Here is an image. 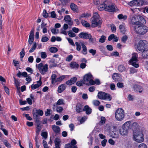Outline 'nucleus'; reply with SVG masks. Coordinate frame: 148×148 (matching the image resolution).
<instances>
[{
  "label": "nucleus",
  "mask_w": 148,
  "mask_h": 148,
  "mask_svg": "<svg viewBox=\"0 0 148 148\" xmlns=\"http://www.w3.org/2000/svg\"><path fill=\"white\" fill-rule=\"evenodd\" d=\"M129 23L132 25L136 26L140 24H145L146 21L143 16L138 15L130 17L129 18Z\"/></svg>",
  "instance_id": "f257e3e1"
},
{
  "label": "nucleus",
  "mask_w": 148,
  "mask_h": 148,
  "mask_svg": "<svg viewBox=\"0 0 148 148\" xmlns=\"http://www.w3.org/2000/svg\"><path fill=\"white\" fill-rule=\"evenodd\" d=\"M145 24H140L138 25L134 26V31L140 35L145 34L148 31V27L144 25Z\"/></svg>",
  "instance_id": "f03ea898"
},
{
  "label": "nucleus",
  "mask_w": 148,
  "mask_h": 148,
  "mask_svg": "<svg viewBox=\"0 0 148 148\" xmlns=\"http://www.w3.org/2000/svg\"><path fill=\"white\" fill-rule=\"evenodd\" d=\"M137 48L138 51L142 53L148 49V43L145 40H140L138 43Z\"/></svg>",
  "instance_id": "7ed1b4c3"
},
{
  "label": "nucleus",
  "mask_w": 148,
  "mask_h": 148,
  "mask_svg": "<svg viewBox=\"0 0 148 148\" xmlns=\"http://www.w3.org/2000/svg\"><path fill=\"white\" fill-rule=\"evenodd\" d=\"M36 67L37 68L40 73L43 75H44L47 72L48 70V65L47 64H43L42 63L39 64H36Z\"/></svg>",
  "instance_id": "20e7f679"
},
{
  "label": "nucleus",
  "mask_w": 148,
  "mask_h": 148,
  "mask_svg": "<svg viewBox=\"0 0 148 148\" xmlns=\"http://www.w3.org/2000/svg\"><path fill=\"white\" fill-rule=\"evenodd\" d=\"M125 116L124 110L121 108L117 109L115 113V117L116 119L118 121L122 120Z\"/></svg>",
  "instance_id": "39448f33"
},
{
  "label": "nucleus",
  "mask_w": 148,
  "mask_h": 148,
  "mask_svg": "<svg viewBox=\"0 0 148 148\" xmlns=\"http://www.w3.org/2000/svg\"><path fill=\"white\" fill-rule=\"evenodd\" d=\"M132 57L129 60V62L134 67L138 68L139 66V64L136 63L138 61V54L137 53H134L132 54Z\"/></svg>",
  "instance_id": "423d86ee"
},
{
  "label": "nucleus",
  "mask_w": 148,
  "mask_h": 148,
  "mask_svg": "<svg viewBox=\"0 0 148 148\" xmlns=\"http://www.w3.org/2000/svg\"><path fill=\"white\" fill-rule=\"evenodd\" d=\"M133 137L134 140L139 143L142 142L144 140V136L141 131L135 132L134 133Z\"/></svg>",
  "instance_id": "0eeeda50"
},
{
  "label": "nucleus",
  "mask_w": 148,
  "mask_h": 148,
  "mask_svg": "<svg viewBox=\"0 0 148 148\" xmlns=\"http://www.w3.org/2000/svg\"><path fill=\"white\" fill-rule=\"evenodd\" d=\"M102 22L99 18V16L97 12L94 14V16L92 21V27H95L99 24H101Z\"/></svg>",
  "instance_id": "6e6552de"
},
{
  "label": "nucleus",
  "mask_w": 148,
  "mask_h": 148,
  "mask_svg": "<svg viewBox=\"0 0 148 148\" xmlns=\"http://www.w3.org/2000/svg\"><path fill=\"white\" fill-rule=\"evenodd\" d=\"M144 1L143 0H133L128 3L129 5L131 6H141L143 5Z\"/></svg>",
  "instance_id": "1a4fd4ad"
},
{
  "label": "nucleus",
  "mask_w": 148,
  "mask_h": 148,
  "mask_svg": "<svg viewBox=\"0 0 148 148\" xmlns=\"http://www.w3.org/2000/svg\"><path fill=\"white\" fill-rule=\"evenodd\" d=\"M93 78L92 75L91 73H89L84 75V81L85 82H89L90 84L94 85L95 83L94 82V80L92 79Z\"/></svg>",
  "instance_id": "9d476101"
},
{
  "label": "nucleus",
  "mask_w": 148,
  "mask_h": 148,
  "mask_svg": "<svg viewBox=\"0 0 148 148\" xmlns=\"http://www.w3.org/2000/svg\"><path fill=\"white\" fill-rule=\"evenodd\" d=\"M134 90L136 92L141 93L144 90L143 87L138 85L134 84L133 86Z\"/></svg>",
  "instance_id": "9b49d317"
},
{
  "label": "nucleus",
  "mask_w": 148,
  "mask_h": 148,
  "mask_svg": "<svg viewBox=\"0 0 148 148\" xmlns=\"http://www.w3.org/2000/svg\"><path fill=\"white\" fill-rule=\"evenodd\" d=\"M64 20L66 22L70 25H72L73 24V21L70 16L69 15H66L64 16Z\"/></svg>",
  "instance_id": "f8f14e48"
},
{
  "label": "nucleus",
  "mask_w": 148,
  "mask_h": 148,
  "mask_svg": "<svg viewBox=\"0 0 148 148\" xmlns=\"http://www.w3.org/2000/svg\"><path fill=\"white\" fill-rule=\"evenodd\" d=\"M37 84H32L31 85V88L32 90H34L39 87L41 85L42 82L41 81V78H40L39 80L37 82Z\"/></svg>",
  "instance_id": "ddd939ff"
},
{
  "label": "nucleus",
  "mask_w": 148,
  "mask_h": 148,
  "mask_svg": "<svg viewBox=\"0 0 148 148\" xmlns=\"http://www.w3.org/2000/svg\"><path fill=\"white\" fill-rule=\"evenodd\" d=\"M113 79L115 81H121L122 80V79L118 73H114L112 75V77Z\"/></svg>",
  "instance_id": "4468645a"
},
{
  "label": "nucleus",
  "mask_w": 148,
  "mask_h": 148,
  "mask_svg": "<svg viewBox=\"0 0 148 148\" xmlns=\"http://www.w3.org/2000/svg\"><path fill=\"white\" fill-rule=\"evenodd\" d=\"M90 35L88 33L82 32L79 34L78 36L82 38L88 39L89 37H90Z\"/></svg>",
  "instance_id": "2eb2a0df"
},
{
  "label": "nucleus",
  "mask_w": 148,
  "mask_h": 148,
  "mask_svg": "<svg viewBox=\"0 0 148 148\" xmlns=\"http://www.w3.org/2000/svg\"><path fill=\"white\" fill-rule=\"evenodd\" d=\"M75 110L78 113L82 112L84 110L83 106L79 103H78L76 106Z\"/></svg>",
  "instance_id": "dca6fc26"
},
{
  "label": "nucleus",
  "mask_w": 148,
  "mask_h": 148,
  "mask_svg": "<svg viewBox=\"0 0 148 148\" xmlns=\"http://www.w3.org/2000/svg\"><path fill=\"white\" fill-rule=\"evenodd\" d=\"M77 80V78L76 77H73L71 78L70 80L66 82V83L68 85H71L74 84Z\"/></svg>",
  "instance_id": "f3484780"
},
{
  "label": "nucleus",
  "mask_w": 148,
  "mask_h": 148,
  "mask_svg": "<svg viewBox=\"0 0 148 148\" xmlns=\"http://www.w3.org/2000/svg\"><path fill=\"white\" fill-rule=\"evenodd\" d=\"M128 130L127 128L123 127L120 130V133L121 135L123 136L127 135V134Z\"/></svg>",
  "instance_id": "a211bd4d"
},
{
  "label": "nucleus",
  "mask_w": 148,
  "mask_h": 148,
  "mask_svg": "<svg viewBox=\"0 0 148 148\" xmlns=\"http://www.w3.org/2000/svg\"><path fill=\"white\" fill-rule=\"evenodd\" d=\"M81 44L82 49V53L84 55L87 54V52L86 47L84 44L83 42H81Z\"/></svg>",
  "instance_id": "6ab92c4d"
},
{
  "label": "nucleus",
  "mask_w": 148,
  "mask_h": 148,
  "mask_svg": "<svg viewBox=\"0 0 148 148\" xmlns=\"http://www.w3.org/2000/svg\"><path fill=\"white\" fill-rule=\"evenodd\" d=\"M115 10L114 6L112 4L108 5V6H107V8L106 9V11H108L110 12H113Z\"/></svg>",
  "instance_id": "aec40b11"
},
{
  "label": "nucleus",
  "mask_w": 148,
  "mask_h": 148,
  "mask_svg": "<svg viewBox=\"0 0 148 148\" xmlns=\"http://www.w3.org/2000/svg\"><path fill=\"white\" fill-rule=\"evenodd\" d=\"M89 39V41L91 45H94L97 44V41L95 38H92V36L90 35V37L88 38Z\"/></svg>",
  "instance_id": "412c9836"
},
{
  "label": "nucleus",
  "mask_w": 148,
  "mask_h": 148,
  "mask_svg": "<svg viewBox=\"0 0 148 148\" xmlns=\"http://www.w3.org/2000/svg\"><path fill=\"white\" fill-rule=\"evenodd\" d=\"M66 86L64 84H62L60 85L58 87V92L59 93L62 92L66 88Z\"/></svg>",
  "instance_id": "4be33fe9"
},
{
  "label": "nucleus",
  "mask_w": 148,
  "mask_h": 148,
  "mask_svg": "<svg viewBox=\"0 0 148 148\" xmlns=\"http://www.w3.org/2000/svg\"><path fill=\"white\" fill-rule=\"evenodd\" d=\"M83 111H85L86 114H89L92 112V109L88 106L86 105L84 107Z\"/></svg>",
  "instance_id": "5701e85b"
},
{
  "label": "nucleus",
  "mask_w": 148,
  "mask_h": 148,
  "mask_svg": "<svg viewBox=\"0 0 148 148\" xmlns=\"http://www.w3.org/2000/svg\"><path fill=\"white\" fill-rule=\"evenodd\" d=\"M52 129L53 131L56 134L59 133L60 131V127L56 125H52Z\"/></svg>",
  "instance_id": "b1692460"
},
{
  "label": "nucleus",
  "mask_w": 148,
  "mask_h": 148,
  "mask_svg": "<svg viewBox=\"0 0 148 148\" xmlns=\"http://www.w3.org/2000/svg\"><path fill=\"white\" fill-rule=\"evenodd\" d=\"M70 66L72 69H77L79 66V64L76 62H71L70 64Z\"/></svg>",
  "instance_id": "393cba45"
},
{
  "label": "nucleus",
  "mask_w": 148,
  "mask_h": 148,
  "mask_svg": "<svg viewBox=\"0 0 148 148\" xmlns=\"http://www.w3.org/2000/svg\"><path fill=\"white\" fill-rule=\"evenodd\" d=\"M107 8L106 5L105 3H103L102 4H100L99 5L98 7V9L100 11L105 10L106 11V9Z\"/></svg>",
  "instance_id": "a878e982"
},
{
  "label": "nucleus",
  "mask_w": 148,
  "mask_h": 148,
  "mask_svg": "<svg viewBox=\"0 0 148 148\" xmlns=\"http://www.w3.org/2000/svg\"><path fill=\"white\" fill-rule=\"evenodd\" d=\"M54 142L56 148H60V139L58 138H56L55 139Z\"/></svg>",
  "instance_id": "bb28decb"
},
{
  "label": "nucleus",
  "mask_w": 148,
  "mask_h": 148,
  "mask_svg": "<svg viewBox=\"0 0 148 148\" xmlns=\"http://www.w3.org/2000/svg\"><path fill=\"white\" fill-rule=\"evenodd\" d=\"M51 83L52 84H54L57 82V78L56 75L54 74H53L51 76Z\"/></svg>",
  "instance_id": "cd10ccee"
},
{
  "label": "nucleus",
  "mask_w": 148,
  "mask_h": 148,
  "mask_svg": "<svg viewBox=\"0 0 148 148\" xmlns=\"http://www.w3.org/2000/svg\"><path fill=\"white\" fill-rule=\"evenodd\" d=\"M43 114V113L42 110H36V113H34L33 115L34 116H36V117H38V115L42 116V115Z\"/></svg>",
  "instance_id": "c85d7f7f"
},
{
  "label": "nucleus",
  "mask_w": 148,
  "mask_h": 148,
  "mask_svg": "<svg viewBox=\"0 0 148 148\" xmlns=\"http://www.w3.org/2000/svg\"><path fill=\"white\" fill-rule=\"evenodd\" d=\"M103 98V99L110 101L112 99V97L109 94L105 93V95H104Z\"/></svg>",
  "instance_id": "c756f323"
},
{
  "label": "nucleus",
  "mask_w": 148,
  "mask_h": 148,
  "mask_svg": "<svg viewBox=\"0 0 148 148\" xmlns=\"http://www.w3.org/2000/svg\"><path fill=\"white\" fill-rule=\"evenodd\" d=\"M141 56L143 58L148 59V49L142 53Z\"/></svg>",
  "instance_id": "7c9ffc66"
},
{
  "label": "nucleus",
  "mask_w": 148,
  "mask_h": 148,
  "mask_svg": "<svg viewBox=\"0 0 148 148\" xmlns=\"http://www.w3.org/2000/svg\"><path fill=\"white\" fill-rule=\"evenodd\" d=\"M118 70L119 72H122L125 71L126 68L123 65H121L118 67Z\"/></svg>",
  "instance_id": "2f4dec72"
},
{
  "label": "nucleus",
  "mask_w": 148,
  "mask_h": 148,
  "mask_svg": "<svg viewBox=\"0 0 148 148\" xmlns=\"http://www.w3.org/2000/svg\"><path fill=\"white\" fill-rule=\"evenodd\" d=\"M119 28L120 31L123 34L125 33V24H124L120 25Z\"/></svg>",
  "instance_id": "473e14b6"
},
{
  "label": "nucleus",
  "mask_w": 148,
  "mask_h": 148,
  "mask_svg": "<svg viewBox=\"0 0 148 148\" xmlns=\"http://www.w3.org/2000/svg\"><path fill=\"white\" fill-rule=\"evenodd\" d=\"M105 95V93L102 92H99L98 94V98L101 99H104V95Z\"/></svg>",
  "instance_id": "72a5a7b5"
},
{
  "label": "nucleus",
  "mask_w": 148,
  "mask_h": 148,
  "mask_svg": "<svg viewBox=\"0 0 148 148\" xmlns=\"http://www.w3.org/2000/svg\"><path fill=\"white\" fill-rule=\"evenodd\" d=\"M110 136L114 138H117L119 137V135L118 132H115L111 133Z\"/></svg>",
  "instance_id": "f704fd0d"
},
{
  "label": "nucleus",
  "mask_w": 148,
  "mask_h": 148,
  "mask_svg": "<svg viewBox=\"0 0 148 148\" xmlns=\"http://www.w3.org/2000/svg\"><path fill=\"white\" fill-rule=\"evenodd\" d=\"M117 17L119 19H120V20L122 19L123 20H125L127 18V17L126 15H123V14H119L118 15Z\"/></svg>",
  "instance_id": "c9c22d12"
},
{
  "label": "nucleus",
  "mask_w": 148,
  "mask_h": 148,
  "mask_svg": "<svg viewBox=\"0 0 148 148\" xmlns=\"http://www.w3.org/2000/svg\"><path fill=\"white\" fill-rule=\"evenodd\" d=\"M81 23L82 25L85 27H88L90 26V24L84 20H82L81 21Z\"/></svg>",
  "instance_id": "e433bc0d"
},
{
  "label": "nucleus",
  "mask_w": 148,
  "mask_h": 148,
  "mask_svg": "<svg viewBox=\"0 0 148 148\" xmlns=\"http://www.w3.org/2000/svg\"><path fill=\"white\" fill-rule=\"evenodd\" d=\"M34 37H31V36H29V40H28V42L30 45H29V47L28 48V49H29V47L30 46V45H31L34 40Z\"/></svg>",
  "instance_id": "4c0bfd02"
},
{
  "label": "nucleus",
  "mask_w": 148,
  "mask_h": 148,
  "mask_svg": "<svg viewBox=\"0 0 148 148\" xmlns=\"http://www.w3.org/2000/svg\"><path fill=\"white\" fill-rule=\"evenodd\" d=\"M50 52L52 53H55L58 51L57 48L56 47H51L49 49Z\"/></svg>",
  "instance_id": "58836bf2"
},
{
  "label": "nucleus",
  "mask_w": 148,
  "mask_h": 148,
  "mask_svg": "<svg viewBox=\"0 0 148 148\" xmlns=\"http://www.w3.org/2000/svg\"><path fill=\"white\" fill-rule=\"evenodd\" d=\"M68 32L69 36L73 38L76 36L75 34L73 33L71 30L69 31Z\"/></svg>",
  "instance_id": "ea45409f"
},
{
  "label": "nucleus",
  "mask_w": 148,
  "mask_h": 148,
  "mask_svg": "<svg viewBox=\"0 0 148 148\" xmlns=\"http://www.w3.org/2000/svg\"><path fill=\"white\" fill-rule=\"evenodd\" d=\"M36 47V44L35 42L34 43V44L32 45V48L29 51L30 53H32L33 52L35 49Z\"/></svg>",
  "instance_id": "a19ab883"
},
{
  "label": "nucleus",
  "mask_w": 148,
  "mask_h": 148,
  "mask_svg": "<svg viewBox=\"0 0 148 148\" xmlns=\"http://www.w3.org/2000/svg\"><path fill=\"white\" fill-rule=\"evenodd\" d=\"M75 44L76 46V49L77 51H80L81 49V42L79 43L77 42H75Z\"/></svg>",
  "instance_id": "79ce46f5"
},
{
  "label": "nucleus",
  "mask_w": 148,
  "mask_h": 148,
  "mask_svg": "<svg viewBox=\"0 0 148 148\" xmlns=\"http://www.w3.org/2000/svg\"><path fill=\"white\" fill-rule=\"evenodd\" d=\"M64 104V100L62 99H59L57 101L56 103V104L58 105H60Z\"/></svg>",
  "instance_id": "37998d69"
},
{
  "label": "nucleus",
  "mask_w": 148,
  "mask_h": 148,
  "mask_svg": "<svg viewBox=\"0 0 148 148\" xmlns=\"http://www.w3.org/2000/svg\"><path fill=\"white\" fill-rule=\"evenodd\" d=\"M70 7L71 10L73 11H75L77 8V6L73 3L71 4L70 5Z\"/></svg>",
  "instance_id": "c03bdc74"
},
{
  "label": "nucleus",
  "mask_w": 148,
  "mask_h": 148,
  "mask_svg": "<svg viewBox=\"0 0 148 148\" xmlns=\"http://www.w3.org/2000/svg\"><path fill=\"white\" fill-rule=\"evenodd\" d=\"M3 142L4 145L7 147L9 148L11 147V145L8 142V141L6 140H3Z\"/></svg>",
  "instance_id": "a18cd8bd"
},
{
  "label": "nucleus",
  "mask_w": 148,
  "mask_h": 148,
  "mask_svg": "<svg viewBox=\"0 0 148 148\" xmlns=\"http://www.w3.org/2000/svg\"><path fill=\"white\" fill-rule=\"evenodd\" d=\"M66 39L68 40L70 44V45L73 46H75V45L73 42V40L70 38H66Z\"/></svg>",
  "instance_id": "49530a36"
},
{
  "label": "nucleus",
  "mask_w": 148,
  "mask_h": 148,
  "mask_svg": "<svg viewBox=\"0 0 148 148\" xmlns=\"http://www.w3.org/2000/svg\"><path fill=\"white\" fill-rule=\"evenodd\" d=\"M106 39V37L104 35H102L99 39V42L101 43H103L105 42Z\"/></svg>",
  "instance_id": "de8ad7c7"
},
{
  "label": "nucleus",
  "mask_w": 148,
  "mask_h": 148,
  "mask_svg": "<svg viewBox=\"0 0 148 148\" xmlns=\"http://www.w3.org/2000/svg\"><path fill=\"white\" fill-rule=\"evenodd\" d=\"M131 123V122L130 121H128L126 122L123 125V127H125V128H127V129L130 126Z\"/></svg>",
  "instance_id": "09e8293b"
},
{
  "label": "nucleus",
  "mask_w": 148,
  "mask_h": 148,
  "mask_svg": "<svg viewBox=\"0 0 148 148\" xmlns=\"http://www.w3.org/2000/svg\"><path fill=\"white\" fill-rule=\"evenodd\" d=\"M138 127V125L136 122H134L132 124V128L133 130L136 129Z\"/></svg>",
  "instance_id": "8fccbe9b"
},
{
  "label": "nucleus",
  "mask_w": 148,
  "mask_h": 148,
  "mask_svg": "<svg viewBox=\"0 0 148 148\" xmlns=\"http://www.w3.org/2000/svg\"><path fill=\"white\" fill-rule=\"evenodd\" d=\"M20 58L22 59L25 55V52L24 51V48H23L22 51L20 53Z\"/></svg>",
  "instance_id": "3c124183"
},
{
  "label": "nucleus",
  "mask_w": 148,
  "mask_h": 148,
  "mask_svg": "<svg viewBox=\"0 0 148 148\" xmlns=\"http://www.w3.org/2000/svg\"><path fill=\"white\" fill-rule=\"evenodd\" d=\"M73 58V56L72 55H70L66 58V60L68 62H70L72 60Z\"/></svg>",
  "instance_id": "603ef678"
},
{
  "label": "nucleus",
  "mask_w": 148,
  "mask_h": 148,
  "mask_svg": "<svg viewBox=\"0 0 148 148\" xmlns=\"http://www.w3.org/2000/svg\"><path fill=\"white\" fill-rule=\"evenodd\" d=\"M92 103L94 106H97L100 104V102L98 100H95L92 101Z\"/></svg>",
  "instance_id": "864d4df0"
},
{
  "label": "nucleus",
  "mask_w": 148,
  "mask_h": 148,
  "mask_svg": "<svg viewBox=\"0 0 148 148\" xmlns=\"http://www.w3.org/2000/svg\"><path fill=\"white\" fill-rule=\"evenodd\" d=\"M41 57L43 59L47 57V54L46 52H42L40 53Z\"/></svg>",
  "instance_id": "5fc2aeb1"
},
{
  "label": "nucleus",
  "mask_w": 148,
  "mask_h": 148,
  "mask_svg": "<svg viewBox=\"0 0 148 148\" xmlns=\"http://www.w3.org/2000/svg\"><path fill=\"white\" fill-rule=\"evenodd\" d=\"M66 29H61L60 31V33L66 35L68 32L66 31Z\"/></svg>",
  "instance_id": "6e6d98bb"
},
{
  "label": "nucleus",
  "mask_w": 148,
  "mask_h": 148,
  "mask_svg": "<svg viewBox=\"0 0 148 148\" xmlns=\"http://www.w3.org/2000/svg\"><path fill=\"white\" fill-rule=\"evenodd\" d=\"M66 77L65 75H62L59 77L57 78V82H61L63 79L65 78Z\"/></svg>",
  "instance_id": "4d7b16f0"
},
{
  "label": "nucleus",
  "mask_w": 148,
  "mask_h": 148,
  "mask_svg": "<svg viewBox=\"0 0 148 148\" xmlns=\"http://www.w3.org/2000/svg\"><path fill=\"white\" fill-rule=\"evenodd\" d=\"M49 40V38L46 36H43L41 39V41L43 42H47Z\"/></svg>",
  "instance_id": "13d9d810"
},
{
  "label": "nucleus",
  "mask_w": 148,
  "mask_h": 148,
  "mask_svg": "<svg viewBox=\"0 0 148 148\" xmlns=\"http://www.w3.org/2000/svg\"><path fill=\"white\" fill-rule=\"evenodd\" d=\"M138 148H147V145L144 143L140 144L138 146Z\"/></svg>",
  "instance_id": "bf43d9fd"
},
{
  "label": "nucleus",
  "mask_w": 148,
  "mask_h": 148,
  "mask_svg": "<svg viewBox=\"0 0 148 148\" xmlns=\"http://www.w3.org/2000/svg\"><path fill=\"white\" fill-rule=\"evenodd\" d=\"M26 78L25 80L26 81H27V84H28L30 82L32 81V79L30 76L28 75L27 77H26Z\"/></svg>",
  "instance_id": "052dcab7"
},
{
  "label": "nucleus",
  "mask_w": 148,
  "mask_h": 148,
  "mask_svg": "<svg viewBox=\"0 0 148 148\" xmlns=\"http://www.w3.org/2000/svg\"><path fill=\"white\" fill-rule=\"evenodd\" d=\"M89 52L91 53L93 56H94L96 54V51L95 49H91L89 50Z\"/></svg>",
  "instance_id": "680f3d73"
},
{
  "label": "nucleus",
  "mask_w": 148,
  "mask_h": 148,
  "mask_svg": "<svg viewBox=\"0 0 148 148\" xmlns=\"http://www.w3.org/2000/svg\"><path fill=\"white\" fill-rule=\"evenodd\" d=\"M87 118V117L86 116H84L82 117L79 121L80 123L81 124L82 123L85 121Z\"/></svg>",
  "instance_id": "e2e57ef3"
},
{
  "label": "nucleus",
  "mask_w": 148,
  "mask_h": 148,
  "mask_svg": "<svg viewBox=\"0 0 148 148\" xmlns=\"http://www.w3.org/2000/svg\"><path fill=\"white\" fill-rule=\"evenodd\" d=\"M63 110V108L62 107L57 106L56 111L58 112H60Z\"/></svg>",
  "instance_id": "0e129e2a"
},
{
  "label": "nucleus",
  "mask_w": 148,
  "mask_h": 148,
  "mask_svg": "<svg viewBox=\"0 0 148 148\" xmlns=\"http://www.w3.org/2000/svg\"><path fill=\"white\" fill-rule=\"evenodd\" d=\"M41 135L45 139L47 138V133L46 132H42L41 133Z\"/></svg>",
  "instance_id": "69168bd1"
},
{
  "label": "nucleus",
  "mask_w": 148,
  "mask_h": 148,
  "mask_svg": "<svg viewBox=\"0 0 148 148\" xmlns=\"http://www.w3.org/2000/svg\"><path fill=\"white\" fill-rule=\"evenodd\" d=\"M41 130V127L39 125H38L37 126V127H36V134H38L39 132Z\"/></svg>",
  "instance_id": "338daca9"
},
{
  "label": "nucleus",
  "mask_w": 148,
  "mask_h": 148,
  "mask_svg": "<svg viewBox=\"0 0 148 148\" xmlns=\"http://www.w3.org/2000/svg\"><path fill=\"white\" fill-rule=\"evenodd\" d=\"M130 73H134L136 72V70L133 67L130 68Z\"/></svg>",
  "instance_id": "774afa93"
}]
</instances>
